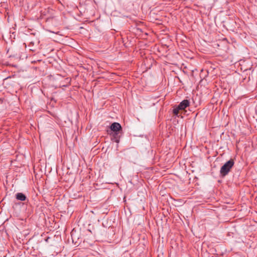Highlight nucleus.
I'll use <instances>...</instances> for the list:
<instances>
[{
  "label": "nucleus",
  "instance_id": "4",
  "mask_svg": "<svg viewBox=\"0 0 257 257\" xmlns=\"http://www.w3.org/2000/svg\"><path fill=\"white\" fill-rule=\"evenodd\" d=\"M16 198L18 200L20 201H25L27 199L26 195L22 193H17L16 194Z\"/></svg>",
  "mask_w": 257,
  "mask_h": 257
},
{
  "label": "nucleus",
  "instance_id": "2",
  "mask_svg": "<svg viewBox=\"0 0 257 257\" xmlns=\"http://www.w3.org/2000/svg\"><path fill=\"white\" fill-rule=\"evenodd\" d=\"M234 161L230 159L226 162L220 168V173L222 176H226L230 171L231 168L234 165Z\"/></svg>",
  "mask_w": 257,
  "mask_h": 257
},
{
  "label": "nucleus",
  "instance_id": "1",
  "mask_svg": "<svg viewBox=\"0 0 257 257\" xmlns=\"http://www.w3.org/2000/svg\"><path fill=\"white\" fill-rule=\"evenodd\" d=\"M110 128L114 133L112 140L118 143L119 141V137L118 135V132L121 130V125L118 122H113L111 124Z\"/></svg>",
  "mask_w": 257,
  "mask_h": 257
},
{
  "label": "nucleus",
  "instance_id": "3",
  "mask_svg": "<svg viewBox=\"0 0 257 257\" xmlns=\"http://www.w3.org/2000/svg\"><path fill=\"white\" fill-rule=\"evenodd\" d=\"M189 105V100L186 99L183 100L180 102L179 105H178V111L179 110H183Z\"/></svg>",
  "mask_w": 257,
  "mask_h": 257
},
{
  "label": "nucleus",
  "instance_id": "5",
  "mask_svg": "<svg viewBox=\"0 0 257 257\" xmlns=\"http://www.w3.org/2000/svg\"><path fill=\"white\" fill-rule=\"evenodd\" d=\"M173 111L175 115H177V107H174Z\"/></svg>",
  "mask_w": 257,
  "mask_h": 257
}]
</instances>
